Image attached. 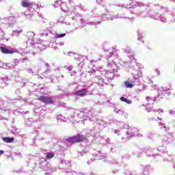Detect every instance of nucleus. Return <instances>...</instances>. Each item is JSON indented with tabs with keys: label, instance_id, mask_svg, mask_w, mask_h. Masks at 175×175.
Returning <instances> with one entry per match:
<instances>
[{
	"label": "nucleus",
	"instance_id": "nucleus-1",
	"mask_svg": "<svg viewBox=\"0 0 175 175\" xmlns=\"http://www.w3.org/2000/svg\"><path fill=\"white\" fill-rule=\"evenodd\" d=\"M140 66L135 63V65L131 68V75L133 77L129 79V81L124 82V85L126 88H133V85H140V79L143 77V72L139 71Z\"/></svg>",
	"mask_w": 175,
	"mask_h": 175
},
{
	"label": "nucleus",
	"instance_id": "nucleus-2",
	"mask_svg": "<svg viewBox=\"0 0 175 175\" xmlns=\"http://www.w3.org/2000/svg\"><path fill=\"white\" fill-rule=\"evenodd\" d=\"M26 36L28 39V43L33 45V50L36 52L33 53V55H36L38 53H40L41 51H43V50H46L49 44V41L36 42V40H35V33L33 31H28Z\"/></svg>",
	"mask_w": 175,
	"mask_h": 175
},
{
	"label": "nucleus",
	"instance_id": "nucleus-3",
	"mask_svg": "<svg viewBox=\"0 0 175 175\" xmlns=\"http://www.w3.org/2000/svg\"><path fill=\"white\" fill-rule=\"evenodd\" d=\"M0 39H5V32L2 31L3 28H9V27H13L16 24V17L9 16L6 18H0Z\"/></svg>",
	"mask_w": 175,
	"mask_h": 175
},
{
	"label": "nucleus",
	"instance_id": "nucleus-4",
	"mask_svg": "<svg viewBox=\"0 0 175 175\" xmlns=\"http://www.w3.org/2000/svg\"><path fill=\"white\" fill-rule=\"evenodd\" d=\"M113 122L117 124L120 128L122 129H125L124 131L126 135H127V139H132V137H135V136H137L139 135V129L136 127H129L128 125L125 124V123L122 122H118V120H114Z\"/></svg>",
	"mask_w": 175,
	"mask_h": 175
},
{
	"label": "nucleus",
	"instance_id": "nucleus-5",
	"mask_svg": "<svg viewBox=\"0 0 175 175\" xmlns=\"http://www.w3.org/2000/svg\"><path fill=\"white\" fill-rule=\"evenodd\" d=\"M145 153L146 156L148 158H154V159L157 157H159V153H158V150L157 148L148 147H144L142 149H140L137 154V158H140L142 153Z\"/></svg>",
	"mask_w": 175,
	"mask_h": 175
},
{
	"label": "nucleus",
	"instance_id": "nucleus-6",
	"mask_svg": "<svg viewBox=\"0 0 175 175\" xmlns=\"http://www.w3.org/2000/svg\"><path fill=\"white\" fill-rule=\"evenodd\" d=\"M174 137L173 134L172 133H167L165 136V137L163 139L162 144L163 146L159 147L157 150H158L157 154H159L158 157L161 155V154H166V146L170 143H173L174 142Z\"/></svg>",
	"mask_w": 175,
	"mask_h": 175
},
{
	"label": "nucleus",
	"instance_id": "nucleus-7",
	"mask_svg": "<svg viewBox=\"0 0 175 175\" xmlns=\"http://www.w3.org/2000/svg\"><path fill=\"white\" fill-rule=\"evenodd\" d=\"M20 99H21V96H19L18 99L14 98L13 100H10V101L5 103L3 99L0 97V110H1V111H8V110H10V109H12V106H13L14 103H17Z\"/></svg>",
	"mask_w": 175,
	"mask_h": 175
},
{
	"label": "nucleus",
	"instance_id": "nucleus-8",
	"mask_svg": "<svg viewBox=\"0 0 175 175\" xmlns=\"http://www.w3.org/2000/svg\"><path fill=\"white\" fill-rule=\"evenodd\" d=\"M126 4H121V5H116L118 8H126V9H134L137 6H148V5H146L142 2L139 1H133V0H126Z\"/></svg>",
	"mask_w": 175,
	"mask_h": 175
},
{
	"label": "nucleus",
	"instance_id": "nucleus-9",
	"mask_svg": "<svg viewBox=\"0 0 175 175\" xmlns=\"http://www.w3.org/2000/svg\"><path fill=\"white\" fill-rule=\"evenodd\" d=\"M123 51L124 53H126V54H128L126 60L123 62L124 65H131V64H133V66L135 64H137L135 61V53L132 52L129 46L123 49Z\"/></svg>",
	"mask_w": 175,
	"mask_h": 175
},
{
	"label": "nucleus",
	"instance_id": "nucleus-10",
	"mask_svg": "<svg viewBox=\"0 0 175 175\" xmlns=\"http://www.w3.org/2000/svg\"><path fill=\"white\" fill-rule=\"evenodd\" d=\"M40 169L44 171H49L51 173L56 172L57 169L51 167V164L47 162L45 158H40L39 160Z\"/></svg>",
	"mask_w": 175,
	"mask_h": 175
},
{
	"label": "nucleus",
	"instance_id": "nucleus-11",
	"mask_svg": "<svg viewBox=\"0 0 175 175\" xmlns=\"http://www.w3.org/2000/svg\"><path fill=\"white\" fill-rule=\"evenodd\" d=\"M68 143L75 144V143H81L87 141V137L85 135L78 134L72 137H69L66 139Z\"/></svg>",
	"mask_w": 175,
	"mask_h": 175
},
{
	"label": "nucleus",
	"instance_id": "nucleus-12",
	"mask_svg": "<svg viewBox=\"0 0 175 175\" xmlns=\"http://www.w3.org/2000/svg\"><path fill=\"white\" fill-rule=\"evenodd\" d=\"M109 55L107 54V59L111 63H108V66L111 68V66L114 64V59H116L118 57V51L116 50V49H108Z\"/></svg>",
	"mask_w": 175,
	"mask_h": 175
},
{
	"label": "nucleus",
	"instance_id": "nucleus-13",
	"mask_svg": "<svg viewBox=\"0 0 175 175\" xmlns=\"http://www.w3.org/2000/svg\"><path fill=\"white\" fill-rule=\"evenodd\" d=\"M155 6L156 8H157V9H159L161 14L157 13L154 15H153V18H154V20H160L161 21H162V23H165L166 18L163 17V14L165 12H166V11L167 10V8L164 7H161L158 4H156Z\"/></svg>",
	"mask_w": 175,
	"mask_h": 175
},
{
	"label": "nucleus",
	"instance_id": "nucleus-14",
	"mask_svg": "<svg viewBox=\"0 0 175 175\" xmlns=\"http://www.w3.org/2000/svg\"><path fill=\"white\" fill-rule=\"evenodd\" d=\"M172 94V92L170 90V88H161L159 90V94L157 96L158 100L161 102L162 99H164V98H166V96H169Z\"/></svg>",
	"mask_w": 175,
	"mask_h": 175
},
{
	"label": "nucleus",
	"instance_id": "nucleus-15",
	"mask_svg": "<svg viewBox=\"0 0 175 175\" xmlns=\"http://www.w3.org/2000/svg\"><path fill=\"white\" fill-rule=\"evenodd\" d=\"M107 14L102 15V20L103 21H113L114 18H124V20H132V18H130L129 16H125V15L122 14H118L115 16L107 17Z\"/></svg>",
	"mask_w": 175,
	"mask_h": 175
},
{
	"label": "nucleus",
	"instance_id": "nucleus-16",
	"mask_svg": "<svg viewBox=\"0 0 175 175\" xmlns=\"http://www.w3.org/2000/svg\"><path fill=\"white\" fill-rule=\"evenodd\" d=\"M77 8H79L81 10H83L84 9V6L81 5V4H79L77 6L72 7L71 9V13H70V17L72 18V20H76L77 17H80V13L77 12Z\"/></svg>",
	"mask_w": 175,
	"mask_h": 175
},
{
	"label": "nucleus",
	"instance_id": "nucleus-17",
	"mask_svg": "<svg viewBox=\"0 0 175 175\" xmlns=\"http://www.w3.org/2000/svg\"><path fill=\"white\" fill-rule=\"evenodd\" d=\"M75 114H77L79 118H83L84 121H92V119H91V117L85 115L87 114V109H82L81 111H76Z\"/></svg>",
	"mask_w": 175,
	"mask_h": 175
},
{
	"label": "nucleus",
	"instance_id": "nucleus-18",
	"mask_svg": "<svg viewBox=\"0 0 175 175\" xmlns=\"http://www.w3.org/2000/svg\"><path fill=\"white\" fill-rule=\"evenodd\" d=\"M38 100H40L42 103H45V105H53L54 103V100H53V97L51 96H40L38 98Z\"/></svg>",
	"mask_w": 175,
	"mask_h": 175
},
{
	"label": "nucleus",
	"instance_id": "nucleus-19",
	"mask_svg": "<svg viewBox=\"0 0 175 175\" xmlns=\"http://www.w3.org/2000/svg\"><path fill=\"white\" fill-rule=\"evenodd\" d=\"M107 73L105 72V73H101V76L100 75H95L94 76V81H96V83H105V78L103 77H107Z\"/></svg>",
	"mask_w": 175,
	"mask_h": 175
},
{
	"label": "nucleus",
	"instance_id": "nucleus-20",
	"mask_svg": "<svg viewBox=\"0 0 175 175\" xmlns=\"http://www.w3.org/2000/svg\"><path fill=\"white\" fill-rule=\"evenodd\" d=\"M88 92V90H87L86 89H81L75 91L74 92V95L75 96H81L83 98L87 95Z\"/></svg>",
	"mask_w": 175,
	"mask_h": 175
},
{
	"label": "nucleus",
	"instance_id": "nucleus-21",
	"mask_svg": "<svg viewBox=\"0 0 175 175\" xmlns=\"http://www.w3.org/2000/svg\"><path fill=\"white\" fill-rule=\"evenodd\" d=\"M0 50L1 53H3V54H13L15 53V51L13 49L7 48L5 46H0Z\"/></svg>",
	"mask_w": 175,
	"mask_h": 175
},
{
	"label": "nucleus",
	"instance_id": "nucleus-22",
	"mask_svg": "<svg viewBox=\"0 0 175 175\" xmlns=\"http://www.w3.org/2000/svg\"><path fill=\"white\" fill-rule=\"evenodd\" d=\"M60 163H62V165H65V170H66V169L68 170L66 171H64L65 173H70V162L66 161L65 160H61Z\"/></svg>",
	"mask_w": 175,
	"mask_h": 175
},
{
	"label": "nucleus",
	"instance_id": "nucleus-23",
	"mask_svg": "<svg viewBox=\"0 0 175 175\" xmlns=\"http://www.w3.org/2000/svg\"><path fill=\"white\" fill-rule=\"evenodd\" d=\"M21 5L23 8H27V9H32V3L29 0H21Z\"/></svg>",
	"mask_w": 175,
	"mask_h": 175
},
{
	"label": "nucleus",
	"instance_id": "nucleus-24",
	"mask_svg": "<svg viewBox=\"0 0 175 175\" xmlns=\"http://www.w3.org/2000/svg\"><path fill=\"white\" fill-rule=\"evenodd\" d=\"M147 102H149L151 103V105H154V103H158V102H160L158 100V96L151 97V96H147L146 97Z\"/></svg>",
	"mask_w": 175,
	"mask_h": 175
},
{
	"label": "nucleus",
	"instance_id": "nucleus-25",
	"mask_svg": "<svg viewBox=\"0 0 175 175\" xmlns=\"http://www.w3.org/2000/svg\"><path fill=\"white\" fill-rule=\"evenodd\" d=\"M60 9L64 13H69V8H68L66 2L60 3Z\"/></svg>",
	"mask_w": 175,
	"mask_h": 175
},
{
	"label": "nucleus",
	"instance_id": "nucleus-26",
	"mask_svg": "<svg viewBox=\"0 0 175 175\" xmlns=\"http://www.w3.org/2000/svg\"><path fill=\"white\" fill-rule=\"evenodd\" d=\"M106 156L101 152H98L96 154H94V161H100V159H105Z\"/></svg>",
	"mask_w": 175,
	"mask_h": 175
},
{
	"label": "nucleus",
	"instance_id": "nucleus-27",
	"mask_svg": "<svg viewBox=\"0 0 175 175\" xmlns=\"http://www.w3.org/2000/svg\"><path fill=\"white\" fill-rule=\"evenodd\" d=\"M49 33L53 35V31H51V27H48L46 29L43 30L42 33H40V36H49Z\"/></svg>",
	"mask_w": 175,
	"mask_h": 175
},
{
	"label": "nucleus",
	"instance_id": "nucleus-28",
	"mask_svg": "<svg viewBox=\"0 0 175 175\" xmlns=\"http://www.w3.org/2000/svg\"><path fill=\"white\" fill-rule=\"evenodd\" d=\"M57 90L62 91V92L64 93V95H66V96H69V92H68V89L66 88L59 85L57 87Z\"/></svg>",
	"mask_w": 175,
	"mask_h": 175
},
{
	"label": "nucleus",
	"instance_id": "nucleus-29",
	"mask_svg": "<svg viewBox=\"0 0 175 175\" xmlns=\"http://www.w3.org/2000/svg\"><path fill=\"white\" fill-rule=\"evenodd\" d=\"M1 139L5 143H13L14 142V137H3Z\"/></svg>",
	"mask_w": 175,
	"mask_h": 175
},
{
	"label": "nucleus",
	"instance_id": "nucleus-30",
	"mask_svg": "<svg viewBox=\"0 0 175 175\" xmlns=\"http://www.w3.org/2000/svg\"><path fill=\"white\" fill-rule=\"evenodd\" d=\"M16 52L18 53V54H21V55H22V57H24L25 55V54H28L29 53V51L25 52V49H16Z\"/></svg>",
	"mask_w": 175,
	"mask_h": 175
},
{
	"label": "nucleus",
	"instance_id": "nucleus-31",
	"mask_svg": "<svg viewBox=\"0 0 175 175\" xmlns=\"http://www.w3.org/2000/svg\"><path fill=\"white\" fill-rule=\"evenodd\" d=\"M56 118L58 124H59V122H65V116H62V114L57 116Z\"/></svg>",
	"mask_w": 175,
	"mask_h": 175
},
{
	"label": "nucleus",
	"instance_id": "nucleus-32",
	"mask_svg": "<svg viewBox=\"0 0 175 175\" xmlns=\"http://www.w3.org/2000/svg\"><path fill=\"white\" fill-rule=\"evenodd\" d=\"M87 154H88V151H87V150H83L82 152H78L77 158L78 159H80L81 157H84V155H87Z\"/></svg>",
	"mask_w": 175,
	"mask_h": 175
},
{
	"label": "nucleus",
	"instance_id": "nucleus-33",
	"mask_svg": "<svg viewBox=\"0 0 175 175\" xmlns=\"http://www.w3.org/2000/svg\"><path fill=\"white\" fill-rule=\"evenodd\" d=\"M53 35H55V38L56 39H60V38H65V36H66V33H61V34H58V33H57L56 31H54L53 33Z\"/></svg>",
	"mask_w": 175,
	"mask_h": 175
},
{
	"label": "nucleus",
	"instance_id": "nucleus-34",
	"mask_svg": "<svg viewBox=\"0 0 175 175\" xmlns=\"http://www.w3.org/2000/svg\"><path fill=\"white\" fill-rule=\"evenodd\" d=\"M120 100H121V102H125V103H127V105H131V103H132V100H128V99H126V98H125L124 96H121L120 98Z\"/></svg>",
	"mask_w": 175,
	"mask_h": 175
},
{
	"label": "nucleus",
	"instance_id": "nucleus-35",
	"mask_svg": "<svg viewBox=\"0 0 175 175\" xmlns=\"http://www.w3.org/2000/svg\"><path fill=\"white\" fill-rule=\"evenodd\" d=\"M150 165H144V171L143 174L147 175L150 172Z\"/></svg>",
	"mask_w": 175,
	"mask_h": 175
},
{
	"label": "nucleus",
	"instance_id": "nucleus-36",
	"mask_svg": "<svg viewBox=\"0 0 175 175\" xmlns=\"http://www.w3.org/2000/svg\"><path fill=\"white\" fill-rule=\"evenodd\" d=\"M46 159H51V158H54V153L53 152H47L45 153Z\"/></svg>",
	"mask_w": 175,
	"mask_h": 175
},
{
	"label": "nucleus",
	"instance_id": "nucleus-37",
	"mask_svg": "<svg viewBox=\"0 0 175 175\" xmlns=\"http://www.w3.org/2000/svg\"><path fill=\"white\" fill-rule=\"evenodd\" d=\"M31 8H28V10L24 12H23V14H24L25 16H33V11L29 12V10H31Z\"/></svg>",
	"mask_w": 175,
	"mask_h": 175
},
{
	"label": "nucleus",
	"instance_id": "nucleus-38",
	"mask_svg": "<svg viewBox=\"0 0 175 175\" xmlns=\"http://www.w3.org/2000/svg\"><path fill=\"white\" fill-rule=\"evenodd\" d=\"M7 66L8 69H10V70H13V69L16 68V64L7 63Z\"/></svg>",
	"mask_w": 175,
	"mask_h": 175
},
{
	"label": "nucleus",
	"instance_id": "nucleus-39",
	"mask_svg": "<svg viewBox=\"0 0 175 175\" xmlns=\"http://www.w3.org/2000/svg\"><path fill=\"white\" fill-rule=\"evenodd\" d=\"M148 120L149 122H151V121L158 122V121H162V118H159L158 117L157 118H155L154 117H152V118H148Z\"/></svg>",
	"mask_w": 175,
	"mask_h": 175
},
{
	"label": "nucleus",
	"instance_id": "nucleus-40",
	"mask_svg": "<svg viewBox=\"0 0 175 175\" xmlns=\"http://www.w3.org/2000/svg\"><path fill=\"white\" fill-rule=\"evenodd\" d=\"M55 105H56L57 107H65V103L62 101H57L55 103Z\"/></svg>",
	"mask_w": 175,
	"mask_h": 175
},
{
	"label": "nucleus",
	"instance_id": "nucleus-41",
	"mask_svg": "<svg viewBox=\"0 0 175 175\" xmlns=\"http://www.w3.org/2000/svg\"><path fill=\"white\" fill-rule=\"evenodd\" d=\"M97 124H98V125L100 126H105V125H106V122L101 120H96Z\"/></svg>",
	"mask_w": 175,
	"mask_h": 175
},
{
	"label": "nucleus",
	"instance_id": "nucleus-42",
	"mask_svg": "<svg viewBox=\"0 0 175 175\" xmlns=\"http://www.w3.org/2000/svg\"><path fill=\"white\" fill-rule=\"evenodd\" d=\"M33 121V119L32 118H28L27 120L25 121V124L27 126H31V124Z\"/></svg>",
	"mask_w": 175,
	"mask_h": 175
},
{
	"label": "nucleus",
	"instance_id": "nucleus-43",
	"mask_svg": "<svg viewBox=\"0 0 175 175\" xmlns=\"http://www.w3.org/2000/svg\"><path fill=\"white\" fill-rule=\"evenodd\" d=\"M96 3L98 5H100V6H103V8L106 6V3L103 0H96Z\"/></svg>",
	"mask_w": 175,
	"mask_h": 175
},
{
	"label": "nucleus",
	"instance_id": "nucleus-44",
	"mask_svg": "<svg viewBox=\"0 0 175 175\" xmlns=\"http://www.w3.org/2000/svg\"><path fill=\"white\" fill-rule=\"evenodd\" d=\"M21 32H23V30H14L12 31V35H14V36H18V35H20Z\"/></svg>",
	"mask_w": 175,
	"mask_h": 175
},
{
	"label": "nucleus",
	"instance_id": "nucleus-45",
	"mask_svg": "<svg viewBox=\"0 0 175 175\" xmlns=\"http://www.w3.org/2000/svg\"><path fill=\"white\" fill-rule=\"evenodd\" d=\"M137 40H140L142 42V43H144V40H143V36H142V34L139 33V31H137Z\"/></svg>",
	"mask_w": 175,
	"mask_h": 175
},
{
	"label": "nucleus",
	"instance_id": "nucleus-46",
	"mask_svg": "<svg viewBox=\"0 0 175 175\" xmlns=\"http://www.w3.org/2000/svg\"><path fill=\"white\" fill-rule=\"evenodd\" d=\"M60 5H61V3H59V1H55L53 4V6L55 8V9H57V8H59Z\"/></svg>",
	"mask_w": 175,
	"mask_h": 175
},
{
	"label": "nucleus",
	"instance_id": "nucleus-47",
	"mask_svg": "<svg viewBox=\"0 0 175 175\" xmlns=\"http://www.w3.org/2000/svg\"><path fill=\"white\" fill-rule=\"evenodd\" d=\"M1 81H2L3 83H4V84H6V82H7V81H9V77H8V76H5V77H2V78H1Z\"/></svg>",
	"mask_w": 175,
	"mask_h": 175
},
{
	"label": "nucleus",
	"instance_id": "nucleus-48",
	"mask_svg": "<svg viewBox=\"0 0 175 175\" xmlns=\"http://www.w3.org/2000/svg\"><path fill=\"white\" fill-rule=\"evenodd\" d=\"M112 133H114L115 135H117V136H120L121 135V132L116 129H112L111 130Z\"/></svg>",
	"mask_w": 175,
	"mask_h": 175
},
{
	"label": "nucleus",
	"instance_id": "nucleus-49",
	"mask_svg": "<svg viewBox=\"0 0 175 175\" xmlns=\"http://www.w3.org/2000/svg\"><path fill=\"white\" fill-rule=\"evenodd\" d=\"M124 174L125 175H136V174H132V172H131L128 169H126L124 171Z\"/></svg>",
	"mask_w": 175,
	"mask_h": 175
},
{
	"label": "nucleus",
	"instance_id": "nucleus-50",
	"mask_svg": "<svg viewBox=\"0 0 175 175\" xmlns=\"http://www.w3.org/2000/svg\"><path fill=\"white\" fill-rule=\"evenodd\" d=\"M146 90V85H142V89H137L136 92L137 94H139V92H143Z\"/></svg>",
	"mask_w": 175,
	"mask_h": 175
},
{
	"label": "nucleus",
	"instance_id": "nucleus-51",
	"mask_svg": "<svg viewBox=\"0 0 175 175\" xmlns=\"http://www.w3.org/2000/svg\"><path fill=\"white\" fill-rule=\"evenodd\" d=\"M27 61H29V59L28 57H23L20 59V62L23 63L27 62Z\"/></svg>",
	"mask_w": 175,
	"mask_h": 175
},
{
	"label": "nucleus",
	"instance_id": "nucleus-52",
	"mask_svg": "<svg viewBox=\"0 0 175 175\" xmlns=\"http://www.w3.org/2000/svg\"><path fill=\"white\" fill-rule=\"evenodd\" d=\"M146 111H148V113H150V111L152 110V107H150V106H148V105H146Z\"/></svg>",
	"mask_w": 175,
	"mask_h": 175
},
{
	"label": "nucleus",
	"instance_id": "nucleus-53",
	"mask_svg": "<svg viewBox=\"0 0 175 175\" xmlns=\"http://www.w3.org/2000/svg\"><path fill=\"white\" fill-rule=\"evenodd\" d=\"M26 70L28 73H31V75H36V72H33L31 68H27Z\"/></svg>",
	"mask_w": 175,
	"mask_h": 175
},
{
	"label": "nucleus",
	"instance_id": "nucleus-54",
	"mask_svg": "<svg viewBox=\"0 0 175 175\" xmlns=\"http://www.w3.org/2000/svg\"><path fill=\"white\" fill-rule=\"evenodd\" d=\"M107 105L109 106V107H111L113 106H116L115 103H110V101L108 100H107Z\"/></svg>",
	"mask_w": 175,
	"mask_h": 175
},
{
	"label": "nucleus",
	"instance_id": "nucleus-55",
	"mask_svg": "<svg viewBox=\"0 0 175 175\" xmlns=\"http://www.w3.org/2000/svg\"><path fill=\"white\" fill-rule=\"evenodd\" d=\"M169 114H170V116H172L175 118V111L174 110L170 109L169 110Z\"/></svg>",
	"mask_w": 175,
	"mask_h": 175
},
{
	"label": "nucleus",
	"instance_id": "nucleus-56",
	"mask_svg": "<svg viewBox=\"0 0 175 175\" xmlns=\"http://www.w3.org/2000/svg\"><path fill=\"white\" fill-rule=\"evenodd\" d=\"M45 66L46 68V70L44 71V72L47 73V72H49V70H50V65L48 63H46Z\"/></svg>",
	"mask_w": 175,
	"mask_h": 175
},
{
	"label": "nucleus",
	"instance_id": "nucleus-57",
	"mask_svg": "<svg viewBox=\"0 0 175 175\" xmlns=\"http://www.w3.org/2000/svg\"><path fill=\"white\" fill-rule=\"evenodd\" d=\"M35 140H44V137H40V135H37Z\"/></svg>",
	"mask_w": 175,
	"mask_h": 175
},
{
	"label": "nucleus",
	"instance_id": "nucleus-58",
	"mask_svg": "<svg viewBox=\"0 0 175 175\" xmlns=\"http://www.w3.org/2000/svg\"><path fill=\"white\" fill-rule=\"evenodd\" d=\"M109 163H116L118 166H121V163H118V161H117V160H114L112 162H109Z\"/></svg>",
	"mask_w": 175,
	"mask_h": 175
},
{
	"label": "nucleus",
	"instance_id": "nucleus-59",
	"mask_svg": "<svg viewBox=\"0 0 175 175\" xmlns=\"http://www.w3.org/2000/svg\"><path fill=\"white\" fill-rule=\"evenodd\" d=\"M117 114H119V116H124V114H125V112H124L123 110L120 109V111H118Z\"/></svg>",
	"mask_w": 175,
	"mask_h": 175
},
{
	"label": "nucleus",
	"instance_id": "nucleus-60",
	"mask_svg": "<svg viewBox=\"0 0 175 175\" xmlns=\"http://www.w3.org/2000/svg\"><path fill=\"white\" fill-rule=\"evenodd\" d=\"M90 24L91 25H99V24H100V21L91 22Z\"/></svg>",
	"mask_w": 175,
	"mask_h": 175
},
{
	"label": "nucleus",
	"instance_id": "nucleus-61",
	"mask_svg": "<svg viewBox=\"0 0 175 175\" xmlns=\"http://www.w3.org/2000/svg\"><path fill=\"white\" fill-rule=\"evenodd\" d=\"M20 62H21L20 61V59L18 60V59H14V62H13V64H15L16 66H17V64H20Z\"/></svg>",
	"mask_w": 175,
	"mask_h": 175
},
{
	"label": "nucleus",
	"instance_id": "nucleus-62",
	"mask_svg": "<svg viewBox=\"0 0 175 175\" xmlns=\"http://www.w3.org/2000/svg\"><path fill=\"white\" fill-rule=\"evenodd\" d=\"M108 73H117V69H111L109 70Z\"/></svg>",
	"mask_w": 175,
	"mask_h": 175
},
{
	"label": "nucleus",
	"instance_id": "nucleus-63",
	"mask_svg": "<svg viewBox=\"0 0 175 175\" xmlns=\"http://www.w3.org/2000/svg\"><path fill=\"white\" fill-rule=\"evenodd\" d=\"M1 66H2V68H3V69H9V68H8V63H6V64L3 63Z\"/></svg>",
	"mask_w": 175,
	"mask_h": 175
},
{
	"label": "nucleus",
	"instance_id": "nucleus-64",
	"mask_svg": "<svg viewBox=\"0 0 175 175\" xmlns=\"http://www.w3.org/2000/svg\"><path fill=\"white\" fill-rule=\"evenodd\" d=\"M77 175H89L87 172H79Z\"/></svg>",
	"mask_w": 175,
	"mask_h": 175
}]
</instances>
